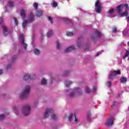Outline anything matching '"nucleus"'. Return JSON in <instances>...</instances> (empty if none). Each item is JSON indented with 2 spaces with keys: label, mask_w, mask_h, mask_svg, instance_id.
Returning a JSON list of instances; mask_svg holds the SVG:
<instances>
[{
  "label": "nucleus",
  "mask_w": 129,
  "mask_h": 129,
  "mask_svg": "<svg viewBox=\"0 0 129 129\" xmlns=\"http://www.w3.org/2000/svg\"><path fill=\"white\" fill-rule=\"evenodd\" d=\"M65 93L69 97L72 98L75 97L76 95H81L82 94V91L79 88H75L72 91L71 90H66Z\"/></svg>",
  "instance_id": "f257e3e1"
},
{
  "label": "nucleus",
  "mask_w": 129,
  "mask_h": 129,
  "mask_svg": "<svg viewBox=\"0 0 129 129\" xmlns=\"http://www.w3.org/2000/svg\"><path fill=\"white\" fill-rule=\"evenodd\" d=\"M34 20H35V18H34V14H33V13H31L28 16V20H24L23 22L22 27L23 30H26V29H27V27L28 26V24L29 23L34 22Z\"/></svg>",
  "instance_id": "f03ea898"
},
{
  "label": "nucleus",
  "mask_w": 129,
  "mask_h": 129,
  "mask_svg": "<svg viewBox=\"0 0 129 129\" xmlns=\"http://www.w3.org/2000/svg\"><path fill=\"white\" fill-rule=\"evenodd\" d=\"M21 113L24 115H29L31 113V106L29 104L25 105L23 107Z\"/></svg>",
  "instance_id": "7ed1b4c3"
},
{
  "label": "nucleus",
  "mask_w": 129,
  "mask_h": 129,
  "mask_svg": "<svg viewBox=\"0 0 129 129\" xmlns=\"http://www.w3.org/2000/svg\"><path fill=\"white\" fill-rule=\"evenodd\" d=\"M30 90H31V87L30 86H26L23 92L20 96V98H26L29 95Z\"/></svg>",
  "instance_id": "20e7f679"
},
{
  "label": "nucleus",
  "mask_w": 129,
  "mask_h": 129,
  "mask_svg": "<svg viewBox=\"0 0 129 129\" xmlns=\"http://www.w3.org/2000/svg\"><path fill=\"white\" fill-rule=\"evenodd\" d=\"M102 7V4L99 2V1H97L95 4V11L98 14H100L101 12V9Z\"/></svg>",
  "instance_id": "39448f33"
},
{
  "label": "nucleus",
  "mask_w": 129,
  "mask_h": 129,
  "mask_svg": "<svg viewBox=\"0 0 129 129\" xmlns=\"http://www.w3.org/2000/svg\"><path fill=\"white\" fill-rule=\"evenodd\" d=\"M121 72L119 70L113 71L111 72V73L109 74L108 76V79H110V80L113 79L114 76H116V75H120Z\"/></svg>",
  "instance_id": "423d86ee"
},
{
  "label": "nucleus",
  "mask_w": 129,
  "mask_h": 129,
  "mask_svg": "<svg viewBox=\"0 0 129 129\" xmlns=\"http://www.w3.org/2000/svg\"><path fill=\"white\" fill-rule=\"evenodd\" d=\"M126 20L127 21V26L126 28H125L122 32L123 37L124 38H126L128 37V31H129V26H128V22H129V16L126 18Z\"/></svg>",
  "instance_id": "0eeeda50"
},
{
  "label": "nucleus",
  "mask_w": 129,
  "mask_h": 129,
  "mask_svg": "<svg viewBox=\"0 0 129 129\" xmlns=\"http://www.w3.org/2000/svg\"><path fill=\"white\" fill-rule=\"evenodd\" d=\"M123 8H125L126 10H128V4H121L120 5H118L116 7V10L117 13H121V9H123Z\"/></svg>",
  "instance_id": "6e6552de"
},
{
  "label": "nucleus",
  "mask_w": 129,
  "mask_h": 129,
  "mask_svg": "<svg viewBox=\"0 0 129 129\" xmlns=\"http://www.w3.org/2000/svg\"><path fill=\"white\" fill-rule=\"evenodd\" d=\"M53 111L54 110L51 108L46 109L43 114V118H47L51 113H53Z\"/></svg>",
  "instance_id": "1a4fd4ad"
},
{
  "label": "nucleus",
  "mask_w": 129,
  "mask_h": 129,
  "mask_svg": "<svg viewBox=\"0 0 129 129\" xmlns=\"http://www.w3.org/2000/svg\"><path fill=\"white\" fill-rule=\"evenodd\" d=\"M69 120L70 121H74L75 122H77L78 123V119H77V118H76V114H71L69 115Z\"/></svg>",
  "instance_id": "9d476101"
},
{
  "label": "nucleus",
  "mask_w": 129,
  "mask_h": 129,
  "mask_svg": "<svg viewBox=\"0 0 129 129\" xmlns=\"http://www.w3.org/2000/svg\"><path fill=\"white\" fill-rule=\"evenodd\" d=\"M19 40L21 42L22 45H23L24 48L25 49V50H26L27 49V46H28V44H27V43H25V39L24 38V35L21 34L20 35Z\"/></svg>",
  "instance_id": "9b49d317"
},
{
  "label": "nucleus",
  "mask_w": 129,
  "mask_h": 129,
  "mask_svg": "<svg viewBox=\"0 0 129 129\" xmlns=\"http://www.w3.org/2000/svg\"><path fill=\"white\" fill-rule=\"evenodd\" d=\"M14 7V2L12 1H9L8 3L7 6L5 7V12H8L9 11V9L11 8Z\"/></svg>",
  "instance_id": "f8f14e48"
},
{
  "label": "nucleus",
  "mask_w": 129,
  "mask_h": 129,
  "mask_svg": "<svg viewBox=\"0 0 129 129\" xmlns=\"http://www.w3.org/2000/svg\"><path fill=\"white\" fill-rule=\"evenodd\" d=\"M97 89L96 88V87H93V90L91 91L90 90H89V88H88V87H86V88H85V91L86 93H90L91 91L92 92H95Z\"/></svg>",
  "instance_id": "ddd939ff"
},
{
  "label": "nucleus",
  "mask_w": 129,
  "mask_h": 129,
  "mask_svg": "<svg viewBox=\"0 0 129 129\" xmlns=\"http://www.w3.org/2000/svg\"><path fill=\"white\" fill-rule=\"evenodd\" d=\"M113 120H114V118L111 117L110 119L107 121V125L108 127L112 126V125L113 124Z\"/></svg>",
  "instance_id": "4468645a"
},
{
  "label": "nucleus",
  "mask_w": 129,
  "mask_h": 129,
  "mask_svg": "<svg viewBox=\"0 0 129 129\" xmlns=\"http://www.w3.org/2000/svg\"><path fill=\"white\" fill-rule=\"evenodd\" d=\"M20 16L23 20H25V18H26V10L24 9H22L20 10Z\"/></svg>",
  "instance_id": "2eb2a0df"
},
{
  "label": "nucleus",
  "mask_w": 129,
  "mask_h": 129,
  "mask_svg": "<svg viewBox=\"0 0 129 129\" xmlns=\"http://www.w3.org/2000/svg\"><path fill=\"white\" fill-rule=\"evenodd\" d=\"M113 13H114V9H110L107 12V14L108 17H109L110 18H112L113 17Z\"/></svg>",
  "instance_id": "dca6fc26"
},
{
  "label": "nucleus",
  "mask_w": 129,
  "mask_h": 129,
  "mask_svg": "<svg viewBox=\"0 0 129 129\" xmlns=\"http://www.w3.org/2000/svg\"><path fill=\"white\" fill-rule=\"evenodd\" d=\"M75 49V47L74 46L72 45L71 46H69L67 48H66L64 50V53H68V52H71V51H73Z\"/></svg>",
  "instance_id": "f3484780"
},
{
  "label": "nucleus",
  "mask_w": 129,
  "mask_h": 129,
  "mask_svg": "<svg viewBox=\"0 0 129 129\" xmlns=\"http://www.w3.org/2000/svg\"><path fill=\"white\" fill-rule=\"evenodd\" d=\"M24 80H31L32 79H33V78H32V77L28 74H26L24 77V78H23Z\"/></svg>",
  "instance_id": "a211bd4d"
},
{
  "label": "nucleus",
  "mask_w": 129,
  "mask_h": 129,
  "mask_svg": "<svg viewBox=\"0 0 129 129\" xmlns=\"http://www.w3.org/2000/svg\"><path fill=\"white\" fill-rule=\"evenodd\" d=\"M120 81L121 83L125 84L126 83V82L127 81V79L124 77H122L120 78Z\"/></svg>",
  "instance_id": "6ab92c4d"
},
{
  "label": "nucleus",
  "mask_w": 129,
  "mask_h": 129,
  "mask_svg": "<svg viewBox=\"0 0 129 129\" xmlns=\"http://www.w3.org/2000/svg\"><path fill=\"white\" fill-rule=\"evenodd\" d=\"M72 83H73L70 81H67L64 82V84H65L66 86H67V87H69V86H70V85H71V84H72Z\"/></svg>",
  "instance_id": "aec40b11"
},
{
  "label": "nucleus",
  "mask_w": 129,
  "mask_h": 129,
  "mask_svg": "<svg viewBox=\"0 0 129 129\" xmlns=\"http://www.w3.org/2000/svg\"><path fill=\"white\" fill-rule=\"evenodd\" d=\"M3 32L4 33V35H7L9 34V32L8 31V28L6 26H3Z\"/></svg>",
  "instance_id": "412c9836"
},
{
  "label": "nucleus",
  "mask_w": 129,
  "mask_h": 129,
  "mask_svg": "<svg viewBox=\"0 0 129 129\" xmlns=\"http://www.w3.org/2000/svg\"><path fill=\"white\" fill-rule=\"evenodd\" d=\"M128 14L127 11H125L124 12H122L120 14V17H126Z\"/></svg>",
  "instance_id": "4be33fe9"
},
{
  "label": "nucleus",
  "mask_w": 129,
  "mask_h": 129,
  "mask_svg": "<svg viewBox=\"0 0 129 129\" xmlns=\"http://www.w3.org/2000/svg\"><path fill=\"white\" fill-rule=\"evenodd\" d=\"M53 35V31L51 30H49L47 33V36L48 38H50Z\"/></svg>",
  "instance_id": "5701e85b"
},
{
  "label": "nucleus",
  "mask_w": 129,
  "mask_h": 129,
  "mask_svg": "<svg viewBox=\"0 0 129 129\" xmlns=\"http://www.w3.org/2000/svg\"><path fill=\"white\" fill-rule=\"evenodd\" d=\"M128 55H129V50H126L125 54L122 57V59H125L126 57H128Z\"/></svg>",
  "instance_id": "b1692460"
},
{
  "label": "nucleus",
  "mask_w": 129,
  "mask_h": 129,
  "mask_svg": "<svg viewBox=\"0 0 129 129\" xmlns=\"http://www.w3.org/2000/svg\"><path fill=\"white\" fill-rule=\"evenodd\" d=\"M95 34L96 36H97V37H100L102 35V34H101V32L97 30H96Z\"/></svg>",
  "instance_id": "393cba45"
},
{
  "label": "nucleus",
  "mask_w": 129,
  "mask_h": 129,
  "mask_svg": "<svg viewBox=\"0 0 129 129\" xmlns=\"http://www.w3.org/2000/svg\"><path fill=\"white\" fill-rule=\"evenodd\" d=\"M41 16H42V11L39 10V11H37V12L36 13V16L38 17H41Z\"/></svg>",
  "instance_id": "a878e982"
},
{
  "label": "nucleus",
  "mask_w": 129,
  "mask_h": 129,
  "mask_svg": "<svg viewBox=\"0 0 129 129\" xmlns=\"http://www.w3.org/2000/svg\"><path fill=\"white\" fill-rule=\"evenodd\" d=\"M41 84L42 85H46L47 84V81L45 79H42L41 80Z\"/></svg>",
  "instance_id": "bb28decb"
},
{
  "label": "nucleus",
  "mask_w": 129,
  "mask_h": 129,
  "mask_svg": "<svg viewBox=\"0 0 129 129\" xmlns=\"http://www.w3.org/2000/svg\"><path fill=\"white\" fill-rule=\"evenodd\" d=\"M51 117L52 119H56L58 117V115L55 114H52L51 115Z\"/></svg>",
  "instance_id": "cd10ccee"
},
{
  "label": "nucleus",
  "mask_w": 129,
  "mask_h": 129,
  "mask_svg": "<svg viewBox=\"0 0 129 129\" xmlns=\"http://www.w3.org/2000/svg\"><path fill=\"white\" fill-rule=\"evenodd\" d=\"M56 49H59L60 46L61 44L59 42V41H56Z\"/></svg>",
  "instance_id": "c85d7f7f"
},
{
  "label": "nucleus",
  "mask_w": 129,
  "mask_h": 129,
  "mask_svg": "<svg viewBox=\"0 0 129 129\" xmlns=\"http://www.w3.org/2000/svg\"><path fill=\"white\" fill-rule=\"evenodd\" d=\"M52 8H56L58 6V4H57V3L53 2L52 3Z\"/></svg>",
  "instance_id": "c756f323"
},
{
  "label": "nucleus",
  "mask_w": 129,
  "mask_h": 129,
  "mask_svg": "<svg viewBox=\"0 0 129 129\" xmlns=\"http://www.w3.org/2000/svg\"><path fill=\"white\" fill-rule=\"evenodd\" d=\"M34 53L36 54V55H38V54H40V50L38 49H35Z\"/></svg>",
  "instance_id": "7c9ffc66"
},
{
  "label": "nucleus",
  "mask_w": 129,
  "mask_h": 129,
  "mask_svg": "<svg viewBox=\"0 0 129 129\" xmlns=\"http://www.w3.org/2000/svg\"><path fill=\"white\" fill-rule=\"evenodd\" d=\"M11 68H12V64H8L6 68V69L7 70H9V69H11Z\"/></svg>",
  "instance_id": "2f4dec72"
},
{
  "label": "nucleus",
  "mask_w": 129,
  "mask_h": 129,
  "mask_svg": "<svg viewBox=\"0 0 129 129\" xmlns=\"http://www.w3.org/2000/svg\"><path fill=\"white\" fill-rule=\"evenodd\" d=\"M6 116L4 114L0 115V120H3L4 118H5Z\"/></svg>",
  "instance_id": "473e14b6"
},
{
  "label": "nucleus",
  "mask_w": 129,
  "mask_h": 129,
  "mask_svg": "<svg viewBox=\"0 0 129 129\" xmlns=\"http://www.w3.org/2000/svg\"><path fill=\"white\" fill-rule=\"evenodd\" d=\"M106 85L108 87H110V86H111V83L109 81H107V82H106Z\"/></svg>",
  "instance_id": "72a5a7b5"
},
{
  "label": "nucleus",
  "mask_w": 129,
  "mask_h": 129,
  "mask_svg": "<svg viewBox=\"0 0 129 129\" xmlns=\"http://www.w3.org/2000/svg\"><path fill=\"white\" fill-rule=\"evenodd\" d=\"M67 35L68 36H73V35H74V34L71 32H67Z\"/></svg>",
  "instance_id": "f704fd0d"
},
{
  "label": "nucleus",
  "mask_w": 129,
  "mask_h": 129,
  "mask_svg": "<svg viewBox=\"0 0 129 129\" xmlns=\"http://www.w3.org/2000/svg\"><path fill=\"white\" fill-rule=\"evenodd\" d=\"M33 7L35 8V10H37L38 9V3H34L33 4Z\"/></svg>",
  "instance_id": "c9c22d12"
},
{
  "label": "nucleus",
  "mask_w": 129,
  "mask_h": 129,
  "mask_svg": "<svg viewBox=\"0 0 129 129\" xmlns=\"http://www.w3.org/2000/svg\"><path fill=\"white\" fill-rule=\"evenodd\" d=\"M69 74V72H68V71H66V72H64V75H63V76L64 77H65L67 76Z\"/></svg>",
  "instance_id": "e433bc0d"
},
{
  "label": "nucleus",
  "mask_w": 129,
  "mask_h": 129,
  "mask_svg": "<svg viewBox=\"0 0 129 129\" xmlns=\"http://www.w3.org/2000/svg\"><path fill=\"white\" fill-rule=\"evenodd\" d=\"M14 111L16 113V114H17V115L19 114V110H18L17 108H14Z\"/></svg>",
  "instance_id": "4c0bfd02"
},
{
  "label": "nucleus",
  "mask_w": 129,
  "mask_h": 129,
  "mask_svg": "<svg viewBox=\"0 0 129 129\" xmlns=\"http://www.w3.org/2000/svg\"><path fill=\"white\" fill-rule=\"evenodd\" d=\"M48 20L50 22L51 24H53V19L51 17H48Z\"/></svg>",
  "instance_id": "58836bf2"
},
{
  "label": "nucleus",
  "mask_w": 129,
  "mask_h": 129,
  "mask_svg": "<svg viewBox=\"0 0 129 129\" xmlns=\"http://www.w3.org/2000/svg\"><path fill=\"white\" fill-rule=\"evenodd\" d=\"M64 22H66V23H71L70 20H69V19H68L67 18L64 19Z\"/></svg>",
  "instance_id": "ea45409f"
},
{
  "label": "nucleus",
  "mask_w": 129,
  "mask_h": 129,
  "mask_svg": "<svg viewBox=\"0 0 129 129\" xmlns=\"http://www.w3.org/2000/svg\"><path fill=\"white\" fill-rule=\"evenodd\" d=\"M4 23V19L2 17L0 18V25Z\"/></svg>",
  "instance_id": "a19ab883"
},
{
  "label": "nucleus",
  "mask_w": 129,
  "mask_h": 129,
  "mask_svg": "<svg viewBox=\"0 0 129 129\" xmlns=\"http://www.w3.org/2000/svg\"><path fill=\"white\" fill-rule=\"evenodd\" d=\"M81 45H82L81 42L79 41L78 42L77 46L78 47H79V48H80V47H81Z\"/></svg>",
  "instance_id": "79ce46f5"
},
{
  "label": "nucleus",
  "mask_w": 129,
  "mask_h": 129,
  "mask_svg": "<svg viewBox=\"0 0 129 129\" xmlns=\"http://www.w3.org/2000/svg\"><path fill=\"white\" fill-rule=\"evenodd\" d=\"M14 22L16 26H18V20H17V18H14Z\"/></svg>",
  "instance_id": "37998d69"
},
{
  "label": "nucleus",
  "mask_w": 129,
  "mask_h": 129,
  "mask_svg": "<svg viewBox=\"0 0 129 129\" xmlns=\"http://www.w3.org/2000/svg\"><path fill=\"white\" fill-rule=\"evenodd\" d=\"M116 31H117L116 27L113 28V29H112L113 33H115Z\"/></svg>",
  "instance_id": "c03bdc74"
},
{
  "label": "nucleus",
  "mask_w": 129,
  "mask_h": 129,
  "mask_svg": "<svg viewBox=\"0 0 129 129\" xmlns=\"http://www.w3.org/2000/svg\"><path fill=\"white\" fill-rule=\"evenodd\" d=\"M18 58V56L17 55H15L12 57V61H14L15 59H17Z\"/></svg>",
  "instance_id": "a18cd8bd"
},
{
  "label": "nucleus",
  "mask_w": 129,
  "mask_h": 129,
  "mask_svg": "<svg viewBox=\"0 0 129 129\" xmlns=\"http://www.w3.org/2000/svg\"><path fill=\"white\" fill-rule=\"evenodd\" d=\"M117 104V102L115 101L113 103V106H114V105H116Z\"/></svg>",
  "instance_id": "49530a36"
},
{
  "label": "nucleus",
  "mask_w": 129,
  "mask_h": 129,
  "mask_svg": "<svg viewBox=\"0 0 129 129\" xmlns=\"http://www.w3.org/2000/svg\"><path fill=\"white\" fill-rule=\"evenodd\" d=\"M99 55H100V52L97 53L96 54V57H98V56H99Z\"/></svg>",
  "instance_id": "de8ad7c7"
},
{
  "label": "nucleus",
  "mask_w": 129,
  "mask_h": 129,
  "mask_svg": "<svg viewBox=\"0 0 129 129\" xmlns=\"http://www.w3.org/2000/svg\"><path fill=\"white\" fill-rule=\"evenodd\" d=\"M125 89H126V91L128 92V91H129V87H126L125 88Z\"/></svg>",
  "instance_id": "09e8293b"
},
{
  "label": "nucleus",
  "mask_w": 129,
  "mask_h": 129,
  "mask_svg": "<svg viewBox=\"0 0 129 129\" xmlns=\"http://www.w3.org/2000/svg\"><path fill=\"white\" fill-rule=\"evenodd\" d=\"M1 74H3V70H0V75H1Z\"/></svg>",
  "instance_id": "8fccbe9b"
},
{
  "label": "nucleus",
  "mask_w": 129,
  "mask_h": 129,
  "mask_svg": "<svg viewBox=\"0 0 129 129\" xmlns=\"http://www.w3.org/2000/svg\"><path fill=\"white\" fill-rule=\"evenodd\" d=\"M85 50H87L88 49V46H86V48H84Z\"/></svg>",
  "instance_id": "3c124183"
},
{
  "label": "nucleus",
  "mask_w": 129,
  "mask_h": 129,
  "mask_svg": "<svg viewBox=\"0 0 129 129\" xmlns=\"http://www.w3.org/2000/svg\"><path fill=\"white\" fill-rule=\"evenodd\" d=\"M127 45L129 46V41L127 42Z\"/></svg>",
  "instance_id": "603ef678"
},
{
  "label": "nucleus",
  "mask_w": 129,
  "mask_h": 129,
  "mask_svg": "<svg viewBox=\"0 0 129 129\" xmlns=\"http://www.w3.org/2000/svg\"><path fill=\"white\" fill-rule=\"evenodd\" d=\"M128 60H129V57H128Z\"/></svg>",
  "instance_id": "864d4df0"
}]
</instances>
